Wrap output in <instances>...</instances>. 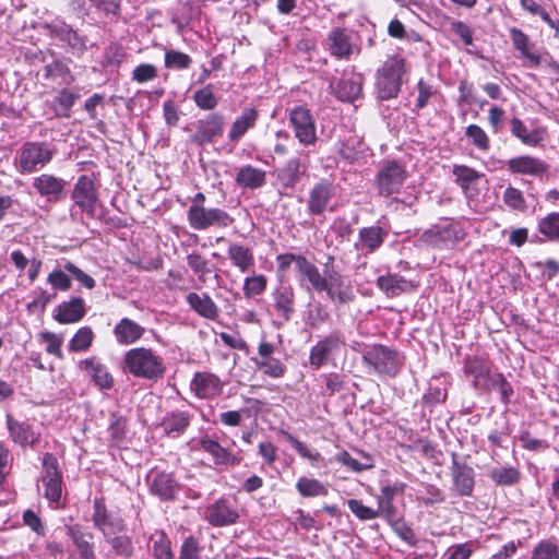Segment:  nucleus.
I'll return each mask as SVG.
<instances>
[{"instance_id":"nucleus-9","label":"nucleus","mask_w":559,"mask_h":559,"mask_svg":"<svg viewBox=\"0 0 559 559\" xmlns=\"http://www.w3.org/2000/svg\"><path fill=\"white\" fill-rule=\"evenodd\" d=\"M40 483L43 486L44 497L50 503L58 504L62 496L63 479L58 460L51 453H45L43 455Z\"/></svg>"},{"instance_id":"nucleus-36","label":"nucleus","mask_w":559,"mask_h":559,"mask_svg":"<svg viewBox=\"0 0 559 559\" xmlns=\"http://www.w3.org/2000/svg\"><path fill=\"white\" fill-rule=\"evenodd\" d=\"M307 165L300 158H290L277 170V179L285 188H293L306 174Z\"/></svg>"},{"instance_id":"nucleus-42","label":"nucleus","mask_w":559,"mask_h":559,"mask_svg":"<svg viewBox=\"0 0 559 559\" xmlns=\"http://www.w3.org/2000/svg\"><path fill=\"white\" fill-rule=\"evenodd\" d=\"M189 425V416L185 412L168 414L162 421L160 427L167 436L177 437L185 431Z\"/></svg>"},{"instance_id":"nucleus-24","label":"nucleus","mask_w":559,"mask_h":559,"mask_svg":"<svg viewBox=\"0 0 559 559\" xmlns=\"http://www.w3.org/2000/svg\"><path fill=\"white\" fill-rule=\"evenodd\" d=\"M150 489L160 500H173L180 490V485L171 473L156 472L152 475Z\"/></svg>"},{"instance_id":"nucleus-7","label":"nucleus","mask_w":559,"mask_h":559,"mask_svg":"<svg viewBox=\"0 0 559 559\" xmlns=\"http://www.w3.org/2000/svg\"><path fill=\"white\" fill-rule=\"evenodd\" d=\"M187 221L194 230L210 227L226 228L234 223V217L219 207L189 206Z\"/></svg>"},{"instance_id":"nucleus-41","label":"nucleus","mask_w":559,"mask_h":559,"mask_svg":"<svg viewBox=\"0 0 559 559\" xmlns=\"http://www.w3.org/2000/svg\"><path fill=\"white\" fill-rule=\"evenodd\" d=\"M266 175L265 171L247 165L241 167L236 176V182L243 188L257 189L265 183Z\"/></svg>"},{"instance_id":"nucleus-57","label":"nucleus","mask_w":559,"mask_h":559,"mask_svg":"<svg viewBox=\"0 0 559 559\" xmlns=\"http://www.w3.org/2000/svg\"><path fill=\"white\" fill-rule=\"evenodd\" d=\"M486 389L498 390L500 399L504 404L509 403L510 397L513 394L512 385L506 380V378L501 373L493 374L489 381V385Z\"/></svg>"},{"instance_id":"nucleus-11","label":"nucleus","mask_w":559,"mask_h":559,"mask_svg":"<svg viewBox=\"0 0 559 559\" xmlns=\"http://www.w3.org/2000/svg\"><path fill=\"white\" fill-rule=\"evenodd\" d=\"M323 292L337 306L348 305L356 297L350 278L334 269L328 272V280Z\"/></svg>"},{"instance_id":"nucleus-27","label":"nucleus","mask_w":559,"mask_h":559,"mask_svg":"<svg viewBox=\"0 0 559 559\" xmlns=\"http://www.w3.org/2000/svg\"><path fill=\"white\" fill-rule=\"evenodd\" d=\"M509 34L514 49L520 51L521 57L526 60V64L530 67H538L542 62V58L533 49L534 45L530 41L528 36L516 27H511Z\"/></svg>"},{"instance_id":"nucleus-12","label":"nucleus","mask_w":559,"mask_h":559,"mask_svg":"<svg viewBox=\"0 0 559 559\" xmlns=\"http://www.w3.org/2000/svg\"><path fill=\"white\" fill-rule=\"evenodd\" d=\"M72 200L83 212L93 216L98 201L95 180L86 175L80 176L72 191Z\"/></svg>"},{"instance_id":"nucleus-45","label":"nucleus","mask_w":559,"mask_h":559,"mask_svg":"<svg viewBox=\"0 0 559 559\" xmlns=\"http://www.w3.org/2000/svg\"><path fill=\"white\" fill-rule=\"evenodd\" d=\"M489 477L498 486H512L520 480V472L512 466H500L492 468Z\"/></svg>"},{"instance_id":"nucleus-44","label":"nucleus","mask_w":559,"mask_h":559,"mask_svg":"<svg viewBox=\"0 0 559 559\" xmlns=\"http://www.w3.org/2000/svg\"><path fill=\"white\" fill-rule=\"evenodd\" d=\"M296 489L304 498H313L328 495V487L319 479L300 477L296 483Z\"/></svg>"},{"instance_id":"nucleus-10","label":"nucleus","mask_w":559,"mask_h":559,"mask_svg":"<svg viewBox=\"0 0 559 559\" xmlns=\"http://www.w3.org/2000/svg\"><path fill=\"white\" fill-rule=\"evenodd\" d=\"M289 126L301 145L310 146L317 142L316 120L308 108L296 106L290 109Z\"/></svg>"},{"instance_id":"nucleus-47","label":"nucleus","mask_w":559,"mask_h":559,"mask_svg":"<svg viewBox=\"0 0 559 559\" xmlns=\"http://www.w3.org/2000/svg\"><path fill=\"white\" fill-rule=\"evenodd\" d=\"M152 540L155 559H174L170 540L164 532H155Z\"/></svg>"},{"instance_id":"nucleus-52","label":"nucleus","mask_w":559,"mask_h":559,"mask_svg":"<svg viewBox=\"0 0 559 559\" xmlns=\"http://www.w3.org/2000/svg\"><path fill=\"white\" fill-rule=\"evenodd\" d=\"M195 105L203 110H212L218 104V98L213 92L212 85H206L198 90L193 95Z\"/></svg>"},{"instance_id":"nucleus-43","label":"nucleus","mask_w":559,"mask_h":559,"mask_svg":"<svg viewBox=\"0 0 559 559\" xmlns=\"http://www.w3.org/2000/svg\"><path fill=\"white\" fill-rule=\"evenodd\" d=\"M537 230L545 237V240L559 242V213L551 212L540 218Z\"/></svg>"},{"instance_id":"nucleus-19","label":"nucleus","mask_w":559,"mask_h":559,"mask_svg":"<svg viewBox=\"0 0 559 559\" xmlns=\"http://www.w3.org/2000/svg\"><path fill=\"white\" fill-rule=\"evenodd\" d=\"M224 123V117L218 112L206 116L198 121L193 141L198 144L211 143L223 133Z\"/></svg>"},{"instance_id":"nucleus-15","label":"nucleus","mask_w":559,"mask_h":559,"mask_svg":"<svg viewBox=\"0 0 559 559\" xmlns=\"http://www.w3.org/2000/svg\"><path fill=\"white\" fill-rule=\"evenodd\" d=\"M239 518L237 508L233 501L222 498L206 509V520L216 527L231 525Z\"/></svg>"},{"instance_id":"nucleus-32","label":"nucleus","mask_w":559,"mask_h":559,"mask_svg":"<svg viewBox=\"0 0 559 559\" xmlns=\"http://www.w3.org/2000/svg\"><path fill=\"white\" fill-rule=\"evenodd\" d=\"M274 307L284 321H289L295 312V293L292 286L282 285L273 293Z\"/></svg>"},{"instance_id":"nucleus-28","label":"nucleus","mask_w":559,"mask_h":559,"mask_svg":"<svg viewBox=\"0 0 559 559\" xmlns=\"http://www.w3.org/2000/svg\"><path fill=\"white\" fill-rule=\"evenodd\" d=\"M510 131L513 136L527 146H537L546 138V130L544 128L537 127L530 130L519 118L510 120Z\"/></svg>"},{"instance_id":"nucleus-8","label":"nucleus","mask_w":559,"mask_h":559,"mask_svg":"<svg viewBox=\"0 0 559 559\" xmlns=\"http://www.w3.org/2000/svg\"><path fill=\"white\" fill-rule=\"evenodd\" d=\"M407 170L397 160H385L379 168L376 182L378 192L383 197L399 193L407 179Z\"/></svg>"},{"instance_id":"nucleus-59","label":"nucleus","mask_w":559,"mask_h":559,"mask_svg":"<svg viewBox=\"0 0 559 559\" xmlns=\"http://www.w3.org/2000/svg\"><path fill=\"white\" fill-rule=\"evenodd\" d=\"M531 559H559V547L549 540H542L534 547Z\"/></svg>"},{"instance_id":"nucleus-17","label":"nucleus","mask_w":559,"mask_h":559,"mask_svg":"<svg viewBox=\"0 0 559 559\" xmlns=\"http://www.w3.org/2000/svg\"><path fill=\"white\" fill-rule=\"evenodd\" d=\"M35 191L48 202H58L64 194L66 181L50 174H41L33 178Z\"/></svg>"},{"instance_id":"nucleus-60","label":"nucleus","mask_w":559,"mask_h":559,"mask_svg":"<svg viewBox=\"0 0 559 559\" xmlns=\"http://www.w3.org/2000/svg\"><path fill=\"white\" fill-rule=\"evenodd\" d=\"M179 559H205L202 556V547L193 536H188L182 542Z\"/></svg>"},{"instance_id":"nucleus-5","label":"nucleus","mask_w":559,"mask_h":559,"mask_svg":"<svg viewBox=\"0 0 559 559\" xmlns=\"http://www.w3.org/2000/svg\"><path fill=\"white\" fill-rule=\"evenodd\" d=\"M55 147L47 142H26L19 152L17 167L21 173H34L44 168L55 156Z\"/></svg>"},{"instance_id":"nucleus-49","label":"nucleus","mask_w":559,"mask_h":559,"mask_svg":"<svg viewBox=\"0 0 559 559\" xmlns=\"http://www.w3.org/2000/svg\"><path fill=\"white\" fill-rule=\"evenodd\" d=\"M94 332L90 326L80 328L69 343L71 352H83L91 347Z\"/></svg>"},{"instance_id":"nucleus-35","label":"nucleus","mask_w":559,"mask_h":559,"mask_svg":"<svg viewBox=\"0 0 559 559\" xmlns=\"http://www.w3.org/2000/svg\"><path fill=\"white\" fill-rule=\"evenodd\" d=\"M186 299L190 308L199 316L209 320L217 319L218 307L207 294L189 293Z\"/></svg>"},{"instance_id":"nucleus-62","label":"nucleus","mask_w":559,"mask_h":559,"mask_svg":"<svg viewBox=\"0 0 559 559\" xmlns=\"http://www.w3.org/2000/svg\"><path fill=\"white\" fill-rule=\"evenodd\" d=\"M348 509L360 520L369 521L379 518V511L362 504L357 499H349L347 501Z\"/></svg>"},{"instance_id":"nucleus-20","label":"nucleus","mask_w":559,"mask_h":559,"mask_svg":"<svg viewBox=\"0 0 559 559\" xmlns=\"http://www.w3.org/2000/svg\"><path fill=\"white\" fill-rule=\"evenodd\" d=\"M224 382L214 373L195 372L191 381V390L198 397L212 399L223 392Z\"/></svg>"},{"instance_id":"nucleus-58","label":"nucleus","mask_w":559,"mask_h":559,"mask_svg":"<svg viewBox=\"0 0 559 559\" xmlns=\"http://www.w3.org/2000/svg\"><path fill=\"white\" fill-rule=\"evenodd\" d=\"M284 435L286 436V440L289 442V444L298 452L301 457L309 460L313 465L322 460V456L319 452L312 451L293 435L288 432H284Z\"/></svg>"},{"instance_id":"nucleus-26","label":"nucleus","mask_w":559,"mask_h":559,"mask_svg":"<svg viewBox=\"0 0 559 559\" xmlns=\"http://www.w3.org/2000/svg\"><path fill=\"white\" fill-rule=\"evenodd\" d=\"M80 368L85 370L93 382L100 390H110L114 386V378L108 368L95 357L86 358L80 361Z\"/></svg>"},{"instance_id":"nucleus-50","label":"nucleus","mask_w":559,"mask_h":559,"mask_svg":"<svg viewBox=\"0 0 559 559\" xmlns=\"http://www.w3.org/2000/svg\"><path fill=\"white\" fill-rule=\"evenodd\" d=\"M267 281L263 274L247 276L243 281V295L247 298L262 295L266 289Z\"/></svg>"},{"instance_id":"nucleus-30","label":"nucleus","mask_w":559,"mask_h":559,"mask_svg":"<svg viewBox=\"0 0 559 559\" xmlns=\"http://www.w3.org/2000/svg\"><path fill=\"white\" fill-rule=\"evenodd\" d=\"M464 371L473 378L472 384L475 389H485L491 379L490 369L486 360L479 357L467 358Z\"/></svg>"},{"instance_id":"nucleus-13","label":"nucleus","mask_w":559,"mask_h":559,"mask_svg":"<svg viewBox=\"0 0 559 559\" xmlns=\"http://www.w3.org/2000/svg\"><path fill=\"white\" fill-rule=\"evenodd\" d=\"M507 169L515 176L543 178L548 173L549 165L533 155H519L507 160Z\"/></svg>"},{"instance_id":"nucleus-56","label":"nucleus","mask_w":559,"mask_h":559,"mask_svg":"<svg viewBox=\"0 0 559 559\" xmlns=\"http://www.w3.org/2000/svg\"><path fill=\"white\" fill-rule=\"evenodd\" d=\"M56 298V293H49L40 287L33 290V299L27 305L29 311L43 312L47 305Z\"/></svg>"},{"instance_id":"nucleus-34","label":"nucleus","mask_w":559,"mask_h":559,"mask_svg":"<svg viewBox=\"0 0 559 559\" xmlns=\"http://www.w3.org/2000/svg\"><path fill=\"white\" fill-rule=\"evenodd\" d=\"M227 255L231 264L241 273H247L254 266L253 252L243 245L230 242L228 245Z\"/></svg>"},{"instance_id":"nucleus-55","label":"nucleus","mask_w":559,"mask_h":559,"mask_svg":"<svg viewBox=\"0 0 559 559\" xmlns=\"http://www.w3.org/2000/svg\"><path fill=\"white\" fill-rule=\"evenodd\" d=\"M453 174L456 178V182L466 190L473 182L480 178V173L465 165H455L453 167Z\"/></svg>"},{"instance_id":"nucleus-31","label":"nucleus","mask_w":559,"mask_h":559,"mask_svg":"<svg viewBox=\"0 0 559 559\" xmlns=\"http://www.w3.org/2000/svg\"><path fill=\"white\" fill-rule=\"evenodd\" d=\"M66 528L67 534L76 548L75 554L81 556L82 559H95L94 545L92 542L93 535L91 533L83 532L79 525H70Z\"/></svg>"},{"instance_id":"nucleus-61","label":"nucleus","mask_w":559,"mask_h":559,"mask_svg":"<svg viewBox=\"0 0 559 559\" xmlns=\"http://www.w3.org/2000/svg\"><path fill=\"white\" fill-rule=\"evenodd\" d=\"M109 433L111 441L120 447L126 443L127 440V424L122 417L114 416L109 425Z\"/></svg>"},{"instance_id":"nucleus-22","label":"nucleus","mask_w":559,"mask_h":559,"mask_svg":"<svg viewBox=\"0 0 559 559\" xmlns=\"http://www.w3.org/2000/svg\"><path fill=\"white\" fill-rule=\"evenodd\" d=\"M362 78L356 73H344L335 84H331L337 99L353 103L361 93Z\"/></svg>"},{"instance_id":"nucleus-53","label":"nucleus","mask_w":559,"mask_h":559,"mask_svg":"<svg viewBox=\"0 0 559 559\" xmlns=\"http://www.w3.org/2000/svg\"><path fill=\"white\" fill-rule=\"evenodd\" d=\"M164 63L165 67L168 69L186 70L191 66L192 59L189 55L185 52L170 49L165 51Z\"/></svg>"},{"instance_id":"nucleus-63","label":"nucleus","mask_w":559,"mask_h":559,"mask_svg":"<svg viewBox=\"0 0 559 559\" xmlns=\"http://www.w3.org/2000/svg\"><path fill=\"white\" fill-rule=\"evenodd\" d=\"M60 269L53 270L47 277V283L56 290L67 292L71 288V278Z\"/></svg>"},{"instance_id":"nucleus-14","label":"nucleus","mask_w":559,"mask_h":559,"mask_svg":"<svg viewBox=\"0 0 559 559\" xmlns=\"http://www.w3.org/2000/svg\"><path fill=\"white\" fill-rule=\"evenodd\" d=\"M326 49L337 59H348L355 51L354 35L345 28H333L325 40Z\"/></svg>"},{"instance_id":"nucleus-39","label":"nucleus","mask_w":559,"mask_h":559,"mask_svg":"<svg viewBox=\"0 0 559 559\" xmlns=\"http://www.w3.org/2000/svg\"><path fill=\"white\" fill-rule=\"evenodd\" d=\"M259 112L254 108L245 109L239 117L231 123L228 132V139L231 142H238L246 132L255 126Z\"/></svg>"},{"instance_id":"nucleus-51","label":"nucleus","mask_w":559,"mask_h":559,"mask_svg":"<svg viewBox=\"0 0 559 559\" xmlns=\"http://www.w3.org/2000/svg\"><path fill=\"white\" fill-rule=\"evenodd\" d=\"M187 263L192 272L198 275V280L201 283H205L206 275L211 273L209 260L203 258L200 253L192 252L187 255Z\"/></svg>"},{"instance_id":"nucleus-48","label":"nucleus","mask_w":559,"mask_h":559,"mask_svg":"<svg viewBox=\"0 0 559 559\" xmlns=\"http://www.w3.org/2000/svg\"><path fill=\"white\" fill-rule=\"evenodd\" d=\"M465 136L478 151L486 152L490 147L489 136L485 130L477 124L467 126Z\"/></svg>"},{"instance_id":"nucleus-40","label":"nucleus","mask_w":559,"mask_h":559,"mask_svg":"<svg viewBox=\"0 0 559 559\" xmlns=\"http://www.w3.org/2000/svg\"><path fill=\"white\" fill-rule=\"evenodd\" d=\"M384 230L379 226L364 227L359 230L358 241L355 243L357 250H377L384 240Z\"/></svg>"},{"instance_id":"nucleus-64","label":"nucleus","mask_w":559,"mask_h":559,"mask_svg":"<svg viewBox=\"0 0 559 559\" xmlns=\"http://www.w3.org/2000/svg\"><path fill=\"white\" fill-rule=\"evenodd\" d=\"M258 368L272 378H281L285 373V366L275 358L263 359L255 362Z\"/></svg>"},{"instance_id":"nucleus-23","label":"nucleus","mask_w":559,"mask_h":559,"mask_svg":"<svg viewBox=\"0 0 559 559\" xmlns=\"http://www.w3.org/2000/svg\"><path fill=\"white\" fill-rule=\"evenodd\" d=\"M86 313L85 302L81 297H72L59 304L52 313L53 319L61 324H71L81 321Z\"/></svg>"},{"instance_id":"nucleus-4","label":"nucleus","mask_w":559,"mask_h":559,"mask_svg":"<svg viewBox=\"0 0 559 559\" xmlns=\"http://www.w3.org/2000/svg\"><path fill=\"white\" fill-rule=\"evenodd\" d=\"M404 73V59L396 56L386 59L381 70H379L377 80L378 94L381 99H390L397 96Z\"/></svg>"},{"instance_id":"nucleus-33","label":"nucleus","mask_w":559,"mask_h":559,"mask_svg":"<svg viewBox=\"0 0 559 559\" xmlns=\"http://www.w3.org/2000/svg\"><path fill=\"white\" fill-rule=\"evenodd\" d=\"M377 286L388 296L396 297L414 288L412 282L400 274H388L377 278Z\"/></svg>"},{"instance_id":"nucleus-46","label":"nucleus","mask_w":559,"mask_h":559,"mask_svg":"<svg viewBox=\"0 0 559 559\" xmlns=\"http://www.w3.org/2000/svg\"><path fill=\"white\" fill-rule=\"evenodd\" d=\"M78 94L62 90L53 100V110L58 117H70L71 108L74 105Z\"/></svg>"},{"instance_id":"nucleus-6","label":"nucleus","mask_w":559,"mask_h":559,"mask_svg":"<svg viewBox=\"0 0 559 559\" xmlns=\"http://www.w3.org/2000/svg\"><path fill=\"white\" fill-rule=\"evenodd\" d=\"M464 236L463 228L457 224H447L444 226H432L425 230L417 242L421 248L443 250L463 240Z\"/></svg>"},{"instance_id":"nucleus-21","label":"nucleus","mask_w":559,"mask_h":559,"mask_svg":"<svg viewBox=\"0 0 559 559\" xmlns=\"http://www.w3.org/2000/svg\"><path fill=\"white\" fill-rule=\"evenodd\" d=\"M333 186L326 180L317 182L309 192L308 211L311 215H321L330 209Z\"/></svg>"},{"instance_id":"nucleus-2","label":"nucleus","mask_w":559,"mask_h":559,"mask_svg":"<svg viewBox=\"0 0 559 559\" xmlns=\"http://www.w3.org/2000/svg\"><path fill=\"white\" fill-rule=\"evenodd\" d=\"M124 370L134 378L157 381L166 372L164 359L148 347H133L122 357Z\"/></svg>"},{"instance_id":"nucleus-29","label":"nucleus","mask_w":559,"mask_h":559,"mask_svg":"<svg viewBox=\"0 0 559 559\" xmlns=\"http://www.w3.org/2000/svg\"><path fill=\"white\" fill-rule=\"evenodd\" d=\"M451 473L455 490L461 496H471L474 489V469L466 465L453 460Z\"/></svg>"},{"instance_id":"nucleus-1","label":"nucleus","mask_w":559,"mask_h":559,"mask_svg":"<svg viewBox=\"0 0 559 559\" xmlns=\"http://www.w3.org/2000/svg\"><path fill=\"white\" fill-rule=\"evenodd\" d=\"M92 521L94 527L98 530L105 542L111 547L114 554L118 557L129 559L133 555V544L127 535V525L122 518L112 516L102 499H95L93 504Z\"/></svg>"},{"instance_id":"nucleus-38","label":"nucleus","mask_w":559,"mask_h":559,"mask_svg":"<svg viewBox=\"0 0 559 559\" xmlns=\"http://www.w3.org/2000/svg\"><path fill=\"white\" fill-rule=\"evenodd\" d=\"M329 271H331V269H325L322 275L319 269L306 257L305 259L298 260V272L309 282L311 288L317 293H323Z\"/></svg>"},{"instance_id":"nucleus-25","label":"nucleus","mask_w":559,"mask_h":559,"mask_svg":"<svg viewBox=\"0 0 559 559\" xmlns=\"http://www.w3.org/2000/svg\"><path fill=\"white\" fill-rule=\"evenodd\" d=\"M145 333V328L130 318H122L112 330L119 345H132L139 342Z\"/></svg>"},{"instance_id":"nucleus-3","label":"nucleus","mask_w":559,"mask_h":559,"mask_svg":"<svg viewBox=\"0 0 559 559\" xmlns=\"http://www.w3.org/2000/svg\"><path fill=\"white\" fill-rule=\"evenodd\" d=\"M362 361L369 373L394 378L404 365V357L394 348L371 344L364 346Z\"/></svg>"},{"instance_id":"nucleus-18","label":"nucleus","mask_w":559,"mask_h":559,"mask_svg":"<svg viewBox=\"0 0 559 559\" xmlns=\"http://www.w3.org/2000/svg\"><path fill=\"white\" fill-rule=\"evenodd\" d=\"M7 428L12 441L22 448L33 447L39 441L40 431L32 424L19 421L11 415H7Z\"/></svg>"},{"instance_id":"nucleus-54","label":"nucleus","mask_w":559,"mask_h":559,"mask_svg":"<svg viewBox=\"0 0 559 559\" xmlns=\"http://www.w3.org/2000/svg\"><path fill=\"white\" fill-rule=\"evenodd\" d=\"M335 459L338 463H341L344 466H347L354 472H361L372 467V461L370 456L365 454L362 455V461H358L357 459L353 457L348 452L343 451L340 452Z\"/></svg>"},{"instance_id":"nucleus-16","label":"nucleus","mask_w":559,"mask_h":559,"mask_svg":"<svg viewBox=\"0 0 559 559\" xmlns=\"http://www.w3.org/2000/svg\"><path fill=\"white\" fill-rule=\"evenodd\" d=\"M342 345H344V340L338 332L329 334L311 348L309 355L310 365L319 369L328 361L330 355L340 350Z\"/></svg>"},{"instance_id":"nucleus-37","label":"nucleus","mask_w":559,"mask_h":559,"mask_svg":"<svg viewBox=\"0 0 559 559\" xmlns=\"http://www.w3.org/2000/svg\"><path fill=\"white\" fill-rule=\"evenodd\" d=\"M201 449L212 455L216 465L234 466L239 464V459L223 448L216 440L203 438L200 441Z\"/></svg>"}]
</instances>
